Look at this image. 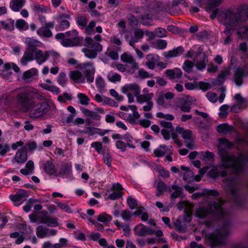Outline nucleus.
Wrapping results in <instances>:
<instances>
[{"label": "nucleus", "instance_id": "obj_1", "mask_svg": "<svg viewBox=\"0 0 248 248\" xmlns=\"http://www.w3.org/2000/svg\"><path fill=\"white\" fill-rule=\"evenodd\" d=\"M224 203V201L217 199L210 202L207 207H200L196 211V214L200 218H204L209 214H215L225 219L223 227L220 231H216L206 236V239L212 247L222 245L225 243L226 237L230 232L231 221L228 213L223 210L222 206Z\"/></svg>", "mask_w": 248, "mask_h": 248}, {"label": "nucleus", "instance_id": "obj_2", "mask_svg": "<svg viewBox=\"0 0 248 248\" xmlns=\"http://www.w3.org/2000/svg\"><path fill=\"white\" fill-rule=\"evenodd\" d=\"M217 146L219 156L220 157L221 165L217 168L218 173L222 177L227 174V169H232L236 174L242 172L245 167V163L248 161V155L245 156L240 153L237 155L229 153L227 149H231L234 143L230 142L225 138L218 140Z\"/></svg>", "mask_w": 248, "mask_h": 248}, {"label": "nucleus", "instance_id": "obj_3", "mask_svg": "<svg viewBox=\"0 0 248 248\" xmlns=\"http://www.w3.org/2000/svg\"><path fill=\"white\" fill-rule=\"evenodd\" d=\"M248 19V7L241 5L236 8L221 10L218 16V20L223 24L232 27Z\"/></svg>", "mask_w": 248, "mask_h": 248}, {"label": "nucleus", "instance_id": "obj_4", "mask_svg": "<svg viewBox=\"0 0 248 248\" xmlns=\"http://www.w3.org/2000/svg\"><path fill=\"white\" fill-rule=\"evenodd\" d=\"M33 93L30 88H18L10 92L14 104L23 112H28L33 106Z\"/></svg>", "mask_w": 248, "mask_h": 248}, {"label": "nucleus", "instance_id": "obj_5", "mask_svg": "<svg viewBox=\"0 0 248 248\" xmlns=\"http://www.w3.org/2000/svg\"><path fill=\"white\" fill-rule=\"evenodd\" d=\"M35 60L37 64L41 65L48 60V50L43 52L40 49L36 50L33 53L25 51L20 59L23 66L27 65L29 62Z\"/></svg>", "mask_w": 248, "mask_h": 248}, {"label": "nucleus", "instance_id": "obj_6", "mask_svg": "<svg viewBox=\"0 0 248 248\" xmlns=\"http://www.w3.org/2000/svg\"><path fill=\"white\" fill-rule=\"evenodd\" d=\"M86 46L90 48H83L82 51L85 55L88 58L94 59L97 56V52L102 50V45L94 42L93 39L91 37H86L85 40Z\"/></svg>", "mask_w": 248, "mask_h": 248}, {"label": "nucleus", "instance_id": "obj_7", "mask_svg": "<svg viewBox=\"0 0 248 248\" xmlns=\"http://www.w3.org/2000/svg\"><path fill=\"white\" fill-rule=\"evenodd\" d=\"M49 109L48 104L46 102H42L35 104L29 110V116L31 118H38L46 115Z\"/></svg>", "mask_w": 248, "mask_h": 248}, {"label": "nucleus", "instance_id": "obj_8", "mask_svg": "<svg viewBox=\"0 0 248 248\" xmlns=\"http://www.w3.org/2000/svg\"><path fill=\"white\" fill-rule=\"evenodd\" d=\"M78 68L81 71L84 80L90 83L94 80V76L95 72V69L92 62H85L79 65Z\"/></svg>", "mask_w": 248, "mask_h": 248}, {"label": "nucleus", "instance_id": "obj_9", "mask_svg": "<svg viewBox=\"0 0 248 248\" xmlns=\"http://www.w3.org/2000/svg\"><path fill=\"white\" fill-rule=\"evenodd\" d=\"M66 34L69 37V38H64L62 42V46L68 47L81 45L83 42V38L78 36V32L76 30H73L66 32Z\"/></svg>", "mask_w": 248, "mask_h": 248}, {"label": "nucleus", "instance_id": "obj_10", "mask_svg": "<svg viewBox=\"0 0 248 248\" xmlns=\"http://www.w3.org/2000/svg\"><path fill=\"white\" fill-rule=\"evenodd\" d=\"M225 183V190L230 193L233 197L234 200L237 203L238 199L239 186L234 178L226 179L224 181Z\"/></svg>", "mask_w": 248, "mask_h": 248}, {"label": "nucleus", "instance_id": "obj_11", "mask_svg": "<svg viewBox=\"0 0 248 248\" xmlns=\"http://www.w3.org/2000/svg\"><path fill=\"white\" fill-rule=\"evenodd\" d=\"M175 130L178 134L181 135L186 144V146L189 149H192L194 143L192 140V131L188 129H185L180 126H177Z\"/></svg>", "mask_w": 248, "mask_h": 248}, {"label": "nucleus", "instance_id": "obj_12", "mask_svg": "<svg viewBox=\"0 0 248 248\" xmlns=\"http://www.w3.org/2000/svg\"><path fill=\"white\" fill-rule=\"evenodd\" d=\"M129 34V32H126L124 36L125 38L129 42V45L135 48V43L143 38L144 32L142 29H138L134 31L133 36H130Z\"/></svg>", "mask_w": 248, "mask_h": 248}, {"label": "nucleus", "instance_id": "obj_13", "mask_svg": "<svg viewBox=\"0 0 248 248\" xmlns=\"http://www.w3.org/2000/svg\"><path fill=\"white\" fill-rule=\"evenodd\" d=\"M248 75V70L246 67H237L236 68L234 74V79L236 85L241 86L243 83L244 77Z\"/></svg>", "mask_w": 248, "mask_h": 248}, {"label": "nucleus", "instance_id": "obj_14", "mask_svg": "<svg viewBox=\"0 0 248 248\" xmlns=\"http://www.w3.org/2000/svg\"><path fill=\"white\" fill-rule=\"evenodd\" d=\"M24 42L27 46V49L31 53L38 50L37 48L41 47L43 45L42 43L40 41L31 37L24 38Z\"/></svg>", "mask_w": 248, "mask_h": 248}, {"label": "nucleus", "instance_id": "obj_15", "mask_svg": "<svg viewBox=\"0 0 248 248\" xmlns=\"http://www.w3.org/2000/svg\"><path fill=\"white\" fill-rule=\"evenodd\" d=\"M40 223L45 224L48 226L56 227L58 226V219L55 217L47 216L46 211H42V215L39 217Z\"/></svg>", "mask_w": 248, "mask_h": 248}, {"label": "nucleus", "instance_id": "obj_16", "mask_svg": "<svg viewBox=\"0 0 248 248\" xmlns=\"http://www.w3.org/2000/svg\"><path fill=\"white\" fill-rule=\"evenodd\" d=\"M135 234L140 236H144L147 235L153 234L155 233V230L146 226L140 224L135 227L134 229Z\"/></svg>", "mask_w": 248, "mask_h": 248}, {"label": "nucleus", "instance_id": "obj_17", "mask_svg": "<svg viewBox=\"0 0 248 248\" xmlns=\"http://www.w3.org/2000/svg\"><path fill=\"white\" fill-rule=\"evenodd\" d=\"M123 189L122 185L119 183L114 184L111 187V190L113 191V192L109 195L108 198L111 200L121 198L123 195Z\"/></svg>", "mask_w": 248, "mask_h": 248}, {"label": "nucleus", "instance_id": "obj_18", "mask_svg": "<svg viewBox=\"0 0 248 248\" xmlns=\"http://www.w3.org/2000/svg\"><path fill=\"white\" fill-rule=\"evenodd\" d=\"M121 91L124 93H127L128 92L129 93L131 91L136 97L140 93V87L138 84L133 83L123 86Z\"/></svg>", "mask_w": 248, "mask_h": 248}, {"label": "nucleus", "instance_id": "obj_19", "mask_svg": "<svg viewBox=\"0 0 248 248\" xmlns=\"http://www.w3.org/2000/svg\"><path fill=\"white\" fill-rule=\"evenodd\" d=\"M38 70L35 68H32L26 71L23 74L22 79L26 83H30L33 81L34 77L37 76Z\"/></svg>", "mask_w": 248, "mask_h": 248}, {"label": "nucleus", "instance_id": "obj_20", "mask_svg": "<svg viewBox=\"0 0 248 248\" xmlns=\"http://www.w3.org/2000/svg\"><path fill=\"white\" fill-rule=\"evenodd\" d=\"M44 170L45 172L50 175H55L56 177L59 176L56 172V169L54 163L50 160L47 161L44 165Z\"/></svg>", "mask_w": 248, "mask_h": 248}, {"label": "nucleus", "instance_id": "obj_21", "mask_svg": "<svg viewBox=\"0 0 248 248\" xmlns=\"http://www.w3.org/2000/svg\"><path fill=\"white\" fill-rule=\"evenodd\" d=\"M27 158V152L23 148H21L17 151L14 157V159L18 163H25Z\"/></svg>", "mask_w": 248, "mask_h": 248}, {"label": "nucleus", "instance_id": "obj_22", "mask_svg": "<svg viewBox=\"0 0 248 248\" xmlns=\"http://www.w3.org/2000/svg\"><path fill=\"white\" fill-rule=\"evenodd\" d=\"M166 76L170 79H179L182 75V72L179 68H176L173 69H168L165 71Z\"/></svg>", "mask_w": 248, "mask_h": 248}, {"label": "nucleus", "instance_id": "obj_23", "mask_svg": "<svg viewBox=\"0 0 248 248\" xmlns=\"http://www.w3.org/2000/svg\"><path fill=\"white\" fill-rule=\"evenodd\" d=\"M29 193L24 189H19L16 194L10 196V199L14 202H16L21 200H25L29 196Z\"/></svg>", "mask_w": 248, "mask_h": 248}, {"label": "nucleus", "instance_id": "obj_24", "mask_svg": "<svg viewBox=\"0 0 248 248\" xmlns=\"http://www.w3.org/2000/svg\"><path fill=\"white\" fill-rule=\"evenodd\" d=\"M191 102L188 99H181L177 107L184 112H189L191 110Z\"/></svg>", "mask_w": 248, "mask_h": 248}, {"label": "nucleus", "instance_id": "obj_25", "mask_svg": "<svg viewBox=\"0 0 248 248\" xmlns=\"http://www.w3.org/2000/svg\"><path fill=\"white\" fill-rule=\"evenodd\" d=\"M184 51V48L182 46H180L177 48L173 49L172 50L164 52L163 55L166 58L175 57L179 56Z\"/></svg>", "mask_w": 248, "mask_h": 248}, {"label": "nucleus", "instance_id": "obj_26", "mask_svg": "<svg viewBox=\"0 0 248 248\" xmlns=\"http://www.w3.org/2000/svg\"><path fill=\"white\" fill-rule=\"evenodd\" d=\"M26 0H12L10 2V8L14 12H18L24 5Z\"/></svg>", "mask_w": 248, "mask_h": 248}, {"label": "nucleus", "instance_id": "obj_27", "mask_svg": "<svg viewBox=\"0 0 248 248\" xmlns=\"http://www.w3.org/2000/svg\"><path fill=\"white\" fill-rule=\"evenodd\" d=\"M123 140L126 143L127 147L134 149L135 148V144L137 143L136 140L131 135L126 133L123 135Z\"/></svg>", "mask_w": 248, "mask_h": 248}, {"label": "nucleus", "instance_id": "obj_28", "mask_svg": "<svg viewBox=\"0 0 248 248\" xmlns=\"http://www.w3.org/2000/svg\"><path fill=\"white\" fill-rule=\"evenodd\" d=\"M154 97L153 93H145L143 94H139L136 96L137 101L140 103H143L144 102H148L152 101L153 97Z\"/></svg>", "mask_w": 248, "mask_h": 248}, {"label": "nucleus", "instance_id": "obj_29", "mask_svg": "<svg viewBox=\"0 0 248 248\" xmlns=\"http://www.w3.org/2000/svg\"><path fill=\"white\" fill-rule=\"evenodd\" d=\"M70 77L75 81H77L79 83H84V78L83 76L82 72L78 71H73L70 73Z\"/></svg>", "mask_w": 248, "mask_h": 248}, {"label": "nucleus", "instance_id": "obj_30", "mask_svg": "<svg viewBox=\"0 0 248 248\" xmlns=\"http://www.w3.org/2000/svg\"><path fill=\"white\" fill-rule=\"evenodd\" d=\"M232 130V127L228 124H222L216 127V130L219 133L226 134Z\"/></svg>", "mask_w": 248, "mask_h": 248}, {"label": "nucleus", "instance_id": "obj_31", "mask_svg": "<svg viewBox=\"0 0 248 248\" xmlns=\"http://www.w3.org/2000/svg\"><path fill=\"white\" fill-rule=\"evenodd\" d=\"M202 59V60L195 61V66L200 70H202L206 67V63L208 62L207 55L205 52L203 53Z\"/></svg>", "mask_w": 248, "mask_h": 248}, {"label": "nucleus", "instance_id": "obj_32", "mask_svg": "<svg viewBox=\"0 0 248 248\" xmlns=\"http://www.w3.org/2000/svg\"><path fill=\"white\" fill-rule=\"evenodd\" d=\"M37 34L41 37L49 38L52 36L51 31L44 26L37 30Z\"/></svg>", "mask_w": 248, "mask_h": 248}, {"label": "nucleus", "instance_id": "obj_33", "mask_svg": "<svg viewBox=\"0 0 248 248\" xmlns=\"http://www.w3.org/2000/svg\"><path fill=\"white\" fill-rule=\"evenodd\" d=\"M205 0H195V2L198 4H200ZM224 0H208V7L211 8L219 6Z\"/></svg>", "mask_w": 248, "mask_h": 248}, {"label": "nucleus", "instance_id": "obj_34", "mask_svg": "<svg viewBox=\"0 0 248 248\" xmlns=\"http://www.w3.org/2000/svg\"><path fill=\"white\" fill-rule=\"evenodd\" d=\"M172 190L174 191L172 193L171 197L173 198H176L180 197L182 194L183 188L180 186H178L175 185L171 186V187H170L168 190L171 192Z\"/></svg>", "mask_w": 248, "mask_h": 248}, {"label": "nucleus", "instance_id": "obj_35", "mask_svg": "<svg viewBox=\"0 0 248 248\" xmlns=\"http://www.w3.org/2000/svg\"><path fill=\"white\" fill-rule=\"evenodd\" d=\"M47 228L39 225L36 229V234L38 237L43 238L47 237Z\"/></svg>", "mask_w": 248, "mask_h": 248}, {"label": "nucleus", "instance_id": "obj_36", "mask_svg": "<svg viewBox=\"0 0 248 248\" xmlns=\"http://www.w3.org/2000/svg\"><path fill=\"white\" fill-rule=\"evenodd\" d=\"M50 58L52 60L53 65L56 64L60 62V55L57 52L54 50H48V59Z\"/></svg>", "mask_w": 248, "mask_h": 248}, {"label": "nucleus", "instance_id": "obj_37", "mask_svg": "<svg viewBox=\"0 0 248 248\" xmlns=\"http://www.w3.org/2000/svg\"><path fill=\"white\" fill-rule=\"evenodd\" d=\"M108 80L113 83L120 81L121 80V76L116 73L110 72L107 76Z\"/></svg>", "mask_w": 248, "mask_h": 248}, {"label": "nucleus", "instance_id": "obj_38", "mask_svg": "<svg viewBox=\"0 0 248 248\" xmlns=\"http://www.w3.org/2000/svg\"><path fill=\"white\" fill-rule=\"evenodd\" d=\"M40 87H41L42 88L53 92L55 93H58L60 92V89L58 87H57L56 86L52 85H48L46 83H41L40 85Z\"/></svg>", "mask_w": 248, "mask_h": 248}, {"label": "nucleus", "instance_id": "obj_39", "mask_svg": "<svg viewBox=\"0 0 248 248\" xmlns=\"http://www.w3.org/2000/svg\"><path fill=\"white\" fill-rule=\"evenodd\" d=\"M111 216L107 214L106 213H103L100 214L97 217V220L101 222L107 223L112 220Z\"/></svg>", "mask_w": 248, "mask_h": 248}, {"label": "nucleus", "instance_id": "obj_40", "mask_svg": "<svg viewBox=\"0 0 248 248\" xmlns=\"http://www.w3.org/2000/svg\"><path fill=\"white\" fill-rule=\"evenodd\" d=\"M77 97L81 105L87 106L89 104L90 99L85 94L79 93L78 94Z\"/></svg>", "mask_w": 248, "mask_h": 248}, {"label": "nucleus", "instance_id": "obj_41", "mask_svg": "<svg viewBox=\"0 0 248 248\" xmlns=\"http://www.w3.org/2000/svg\"><path fill=\"white\" fill-rule=\"evenodd\" d=\"M16 27L19 30H27L29 29L28 24L23 19H18L16 23Z\"/></svg>", "mask_w": 248, "mask_h": 248}, {"label": "nucleus", "instance_id": "obj_42", "mask_svg": "<svg viewBox=\"0 0 248 248\" xmlns=\"http://www.w3.org/2000/svg\"><path fill=\"white\" fill-rule=\"evenodd\" d=\"M183 180L187 182L191 183L194 180V173L192 170H187L183 174Z\"/></svg>", "mask_w": 248, "mask_h": 248}, {"label": "nucleus", "instance_id": "obj_43", "mask_svg": "<svg viewBox=\"0 0 248 248\" xmlns=\"http://www.w3.org/2000/svg\"><path fill=\"white\" fill-rule=\"evenodd\" d=\"M96 25V22L94 21H91L89 24L85 27V31L86 33L91 35L94 32V28Z\"/></svg>", "mask_w": 248, "mask_h": 248}, {"label": "nucleus", "instance_id": "obj_44", "mask_svg": "<svg viewBox=\"0 0 248 248\" xmlns=\"http://www.w3.org/2000/svg\"><path fill=\"white\" fill-rule=\"evenodd\" d=\"M166 146L164 145H160L159 148L155 150L154 152L155 155L158 157L163 156L166 153Z\"/></svg>", "mask_w": 248, "mask_h": 248}, {"label": "nucleus", "instance_id": "obj_45", "mask_svg": "<svg viewBox=\"0 0 248 248\" xmlns=\"http://www.w3.org/2000/svg\"><path fill=\"white\" fill-rule=\"evenodd\" d=\"M152 16L149 14L142 15L140 19V23L144 25H151Z\"/></svg>", "mask_w": 248, "mask_h": 248}, {"label": "nucleus", "instance_id": "obj_46", "mask_svg": "<svg viewBox=\"0 0 248 248\" xmlns=\"http://www.w3.org/2000/svg\"><path fill=\"white\" fill-rule=\"evenodd\" d=\"M202 159L204 161H213L214 159L215 155L213 152L206 151L202 152Z\"/></svg>", "mask_w": 248, "mask_h": 248}, {"label": "nucleus", "instance_id": "obj_47", "mask_svg": "<svg viewBox=\"0 0 248 248\" xmlns=\"http://www.w3.org/2000/svg\"><path fill=\"white\" fill-rule=\"evenodd\" d=\"M194 66V63L189 61H186L183 66V69L187 73H190L192 72V69Z\"/></svg>", "mask_w": 248, "mask_h": 248}, {"label": "nucleus", "instance_id": "obj_48", "mask_svg": "<svg viewBox=\"0 0 248 248\" xmlns=\"http://www.w3.org/2000/svg\"><path fill=\"white\" fill-rule=\"evenodd\" d=\"M70 171V168L66 164L62 165L60 172L57 173L59 176L61 175H68Z\"/></svg>", "mask_w": 248, "mask_h": 248}, {"label": "nucleus", "instance_id": "obj_49", "mask_svg": "<svg viewBox=\"0 0 248 248\" xmlns=\"http://www.w3.org/2000/svg\"><path fill=\"white\" fill-rule=\"evenodd\" d=\"M96 87L99 90H102L105 87L106 84L103 78L100 77H97L95 80Z\"/></svg>", "mask_w": 248, "mask_h": 248}, {"label": "nucleus", "instance_id": "obj_50", "mask_svg": "<svg viewBox=\"0 0 248 248\" xmlns=\"http://www.w3.org/2000/svg\"><path fill=\"white\" fill-rule=\"evenodd\" d=\"M37 143L34 141H31L26 143L23 148L26 151L28 150L29 152H33L37 149Z\"/></svg>", "mask_w": 248, "mask_h": 248}, {"label": "nucleus", "instance_id": "obj_51", "mask_svg": "<svg viewBox=\"0 0 248 248\" xmlns=\"http://www.w3.org/2000/svg\"><path fill=\"white\" fill-rule=\"evenodd\" d=\"M66 77L64 72H61L59 74L57 78V82L61 86H64L66 83Z\"/></svg>", "mask_w": 248, "mask_h": 248}, {"label": "nucleus", "instance_id": "obj_52", "mask_svg": "<svg viewBox=\"0 0 248 248\" xmlns=\"http://www.w3.org/2000/svg\"><path fill=\"white\" fill-rule=\"evenodd\" d=\"M156 116L157 118H163L167 120L172 121L174 117V116L170 114H164L161 112H157L156 114Z\"/></svg>", "mask_w": 248, "mask_h": 248}, {"label": "nucleus", "instance_id": "obj_53", "mask_svg": "<svg viewBox=\"0 0 248 248\" xmlns=\"http://www.w3.org/2000/svg\"><path fill=\"white\" fill-rule=\"evenodd\" d=\"M138 74L139 77L141 79L149 78L153 76V75H150L147 71L143 68L140 69Z\"/></svg>", "mask_w": 248, "mask_h": 248}, {"label": "nucleus", "instance_id": "obj_54", "mask_svg": "<svg viewBox=\"0 0 248 248\" xmlns=\"http://www.w3.org/2000/svg\"><path fill=\"white\" fill-rule=\"evenodd\" d=\"M159 56L153 54H149L146 56L147 61L155 63L159 60Z\"/></svg>", "mask_w": 248, "mask_h": 248}, {"label": "nucleus", "instance_id": "obj_55", "mask_svg": "<svg viewBox=\"0 0 248 248\" xmlns=\"http://www.w3.org/2000/svg\"><path fill=\"white\" fill-rule=\"evenodd\" d=\"M133 213L128 210H124L121 213V217L124 220H129L133 216Z\"/></svg>", "mask_w": 248, "mask_h": 248}, {"label": "nucleus", "instance_id": "obj_56", "mask_svg": "<svg viewBox=\"0 0 248 248\" xmlns=\"http://www.w3.org/2000/svg\"><path fill=\"white\" fill-rule=\"evenodd\" d=\"M3 28L8 31H13L14 29V21L12 20L10 24L6 23L4 21L0 22Z\"/></svg>", "mask_w": 248, "mask_h": 248}, {"label": "nucleus", "instance_id": "obj_57", "mask_svg": "<svg viewBox=\"0 0 248 248\" xmlns=\"http://www.w3.org/2000/svg\"><path fill=\"white\" fill-rule=\"evenodd\" d=\"M230 71L228 70H225L221 72V73L218 75L217 81L218 82L219 84H221L223 83V81L222 80L226 76L229 75Z\"/></svg>", "mask_w": 248, "mask_h": 248}, {"label": "nucleus", "instance_id": "obj_58", "mask_svg": "<svg viewBox=\"0 0 248 248\" xmlns=\"http://www.w3.org/2000/svg\"><path fill=\"white\" fill-rule=\"evenodd\" d=\"M103 155L104 163L108 167H110L112 161L111 155L108 152H104Z\"/></svg>", "mask_w": 248, "mask_h": 248}, {"label": "nucleus", "instance_id": "obj_59", "mask_svg": "<svg viewBox=\"0 0 248 248\" xmlns=\"http://www.w3.org/2000/svg\"><path fill=\"white\" fill-rule=\"evenodd\" d=\"M206 97L207 99L211 102L215 103L218 100V95L217 94L213 92H209L207 93Z\"/></svg>", "mask_w": 248, "mask_h": 248}, {"label": "nucleus", "instance_id": "obj_60", "mask_svg": "<svg viewBox=\"0 0 248 248\" xmlns=\"http://www.w3.org/2000/svg\"><path fill=\"white\" fill-rule=\"evenodd\" d=\"M117 148L121 150L122 152H124L126 150L127 144L125 142L122 140H119L116 142L115 144Z\"/></svg>", "mask_w": 248, "mask_h": 248}, {"label": "nucleus", "instance_id": "obj_61", "mask_svg": "<svg viewBox=\"0 0 248 248\" xmlns=\"http://www.w3.org/2000/svg\"><path fill=\"white\" fill-rule=\"evenodd\" d=\"M121 60L123 62L129 63L132 62L134 59L133 57L130 55H128L126 53H124L121 55Z\"/></svg>", "mask_w": 248, "mask_h": 248}, {"label": "nucleus", "instance_id": "obj_62", "mask_svg": "<svg viewBox=\"0 0 248 248\" xmlns=\"http://www.w3.org/2000/svg\"><path fill=\"white\" fill-rule=\"evenodd\" d=\"M229 107L226 105H222L219 108V115L220 117H226L228 115V109Z\"/></svg>", "mask_w": 248, "mask_h": 248}, {"label": "nucleus", "instance_id": "obj_63", "mask_svg": "<svg viewBox=\"0 0 248 248\" xmlns=\"http://www.w3.org/2000/svg\"><path fill=\"white\" fill-rule=\"evenodd\" d=\"M77 22L78 25L85 27L87 24L88 20L85 16H80L77 18Z\"/></svg>", "mask_w": 248, "mask_h": 248}, {"label": "nucleus", "instance_id": "obj_64", "mask_svg": "<svg viewBox=\"0 0 248 248\" xmlns=\"http://www.w3.org/2000/svg\"><path fill=\"white\" fill-rule=\"evenodd\" d=\"M238 36L241 38H245V35L248 34V27H241L237 32Z\"/></svg>", "mask_w": 248, "mask_h": 248}]
</instances>
